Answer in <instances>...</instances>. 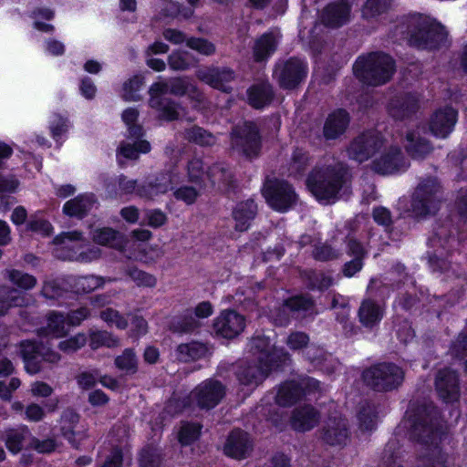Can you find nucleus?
Listing matches in <instances>:
<instances>
[{
	"label": "nucleus",
	"mask_w": 467,
	"mask_h": 467,
	"mask_svg": "<svg viewBox=\"0 0 467 467\" xmlns=\"http://www.w3.org/2000/svg\"><path fill=\"white\" fill-rule=\"evenodd\" d=\"M258 214V204L253 198L238 202L232 211L234 230L244 233L248 231Z\"/></svg>",
	"instance_id": "obj_28"
},
{
	"label": "nucleus",
	"mask_w": 467,
	"mask_h": 467,
	"mask_svg": "<svg viewBox=\"0 0 467 467\" xmlns=\"http://www.w3.org/2000/svg\"><path fill=\"white\" fill-rule=\"evenodd\" d=\"M19 355L24 362L25 370L36 375L43 369V363L57 364L61 356L49 346L36 339L21 340L18 344Z\"/></svg>",
	"instance_id": "obj_8"
},
{
	"label": "nucleus",
	"mask_w": 467,
	"mask_h": 467,
	"mask_svg": "<svg viewBox=\"0 0 467 467\" xmlns=\"http://www.w3.org/2000/svg\"><path fill=\"white\" fill-rule=\"evenodd\" d=\"M319 433L322 442L332 447L345 446L350 435L348 423L341 417H328Z\"/></svg>",
	"instance_id": "obj_21"
},
{
	"label": "nucleus",
	"mask_w": 467,
	"mask_h": 467,
	"mask_svg": "<svg viewBox=\"0 0 467 467\" xmlns=\"http://www.w3.org/2000/svg\"><path fill=\"white\" fill-rule=\"evenodd\" d=\"M26 229L30 232L38 234L43 237H49L53 234L54 228L51 223L44 218L31 216L26 223Z\"/></svg>",
	"instance_id": "obj_63"
},
{
	"label": "nucleus",
	"mask_w": 467,
	"mask_h": 467,
	"mask_svg": "<svg viewBox=\"0 0 467 467\" xmlns=\"http://www.w3.org/2000/svg\"><path fill=\"white\" fill-rule=\"evenodd\" d=\"M225 394V386L215 379L203 380L192 392L197 406L202 410L215 408L224 398Z\"/></svg>",
	"instance_id": "obj_14"
},
{
	"label": "nucleus",
	"mask_w": 467,
	"mask_h": 467,
	"mask_svg": "<svg viewBox=\"0 0 467 467\" xmlns=\"http://www.w3.org/2000/svg\"><path fill=\"white\" fill-rule=\"evenodd\" d=\"M5 276L11 284L24 291L32 290L37 284L36 276L15 268L6 269Z\"/></svg>",
	"instance_id": "obj_48"
},
{
	"label": "nucleus",
	"mask_w": 467,
	"mask_h": 467,
	"mask_svg": "<svg viewBox=\"0 0 467 467\" xmlns=\"http://www.w3.org/2000/svg\"><path fill=\"white\" fill-rule=\"evenodd\" d=\"M70 291L68 278H52L43 282L40 294L43 297L49 300H58L66 297Z\"/></svg>",
	"instance_id": "obj_40"
},
{
	"label": "nucleus",
	"mask_w": 467,
	"mask_h": 467,
	"mask_svg": "<svg viewBox=\"0 0 467 467\" xmlns=\"http://www.w3.org/2000/svg\"><path fill=\"white\" fill-rule=\"evenodd\" d=\"M434 388L437 397L443 403L451 405L459 402L461 398L459 372L450 367L440 368L435 374Z\"/></svg>",
	"instance_id": "obj_11"
},
{
	"label": "nucleus",
	"mask_w": 467,
	"mask_h": 467,
	"mask_svg": "<svg viewBox=\"0 0 467 467\" xmlns=\"http://www.w3.org/2000/svg\"><path fill=\"white\" fill-rule=\"evenodd\" d=\"M254 448V441L251 434L241 428H234L226 437L223 452L228 458L242 461L251 456Z\"/></svg>",
	"instance_id": "obj_13"
},
{
	"label": "nucleus",
	"mask_w": 467,
	"mask_h": 467,
	"mask_svg": "<svg viewBox=\"0 0 467 467\" xmlns=\"http://www.w3.org/2000/svg\"><path fill=\"white\" fill-rule=\"evenodd\" d=\"M186 47L207 57L216 51L215 45L204 37L191 36L186 41Z\"/></svg>",
	"instance_id": "obj_61"
},
{
	"label": "nucleus",
	"mask_w": 467,
	"mask_h": 467,
	"mask_svg": "<svg viewBox=\"0 0 467 467\" xmlns=\"http://www.w3.org/2000/svg\"><path fill=\"white\" fill-rule=\"evenodd\" d=\"M200 327L201 323L193 316L192 308H186L172 317L168 325L169 330L177 334H190Z\"/></svg>",
	"instance_id": "obj_35"
},
{
	"label": "nucleus",
	"mask_w": 467,
	"mask_h": 467,
	"mask_svg": "<svg viewBox=\"0 0 467 467\" xmlns=\"http://www.w3.org/2000/svg\"><path fill=\"white\" fill-rule=\"evenodd\" d=\"M348 177V169L342 163L315 166L307 174L306 187L317 202L331 203L339 199Z\"/></svg>",
	"instance_id": "obj_3"
},
{
	"label": "nucleus",
	"mask_w": 467,
	"mask_h": 467,
	"mask_svg": "<svg viewBox=\"0 0 467 467\" xmlns=\"http://www.w3.org/2000/svg\"><path fill=\"white\" fill-rule=\"evenodd\" d=\"M29 432L26 426L18 429H8L5 431V444L6 449L13 454L20 452L24 446L26 434Z\"/></svg>",
	"instance_id": "obj_50"
},
{
	"label": "nucleus",
	"mask_w": 467,
	"mask_h": 467,
	"mask_svg": "<svg viewBox=\"0 0 467 467\" xmlns=\"http://www.w3.org/2000/svg\"><path fill=\"white\" fill-rule=\"evenodd\" d=\"M320 420V412L312 405H304L296 409L291 416L293 430L305 432L314 429Z\"/></svg>",
	"instance_id": "obj_31"
},
{
	"label": "nucleus",
	"mask_w": 467,
	"mask_h": 467,
	"mask_svg": "<svg viewBox=\"0 0 467 467\" xmlns=\"http://www.w3.org/2000/svg\"><path fill=\"white\" fill-rule=\"evenodd\" d=\"M125 273L138 286L153 288L157 285V278L153 275L140 270L135 265L129 266Z\"/></svg>",
	"instance_id": "obj_58"
},
{
	"label": "nucleus",
	"mask_w": 467,
	"mask_h": 467,
	"mask_svg": "<svg viewBox=\"0 0 467 467\" xmlns=\"http://www.w3.org/2000/svg\"><path fill=\"white\" fill-rule=\"evenodd\" d=\"M202 425L194 421H184L178 431L177 440L182 447L192 445L202 434Z\"/></svg>",
	"instance_id": "obj_46"
},
{
	"label": "nucleus",
	"mask_w": 467,
	"mask_h": 467,
	"mask_svg": "<svg viewBox=\"0 0 467 467\" xmlns=\"http://www.w3.org/2000/svg\"><path fill=\"white\" fill-rule=\"evenodd\" d=\"M197 78L214 89L225 93L232 91L230 83L235 78V72L228 67H206L196 71Z\"/></svg>",
	"instance_id": "obj_18"
},
{
	"label": "nucleus",
	"mask_w": 467,
	"mask_h": 467,
	"mask_svg": "<svg viewBox=\"0 0 467 467\" xmlns=\"http://www.w3.org/2000/svg\"><path fill=\"white\" fill-rule=\"evenodd\" d=\"M384 307L371 298L363 299L358 311V317L363 327L373 330L378 327L384 317Z\"/></svg>",
	"instance_id": "obj_30"
},
{
	"label": "nucleus",
	"mask_w": 467,
	"mask_h": 467,
	"mask_svg": "<svg viewBox=\"0 0 467 467\" xmlns=\"http://www.w3.org/2000/svg\"><path fill=\"white\" fill-rule=\"evenodd\" d=\"M315 305L314 298L308 294H298L284 299V306L292 314L307 312L314 308Z\"/></svg>",
	"instance_id": "obj_52"
},
{
	"label": "nucleus",
	"mask_w": 467,
	"mask_h": 467,
	"mask_svg": "<svg viewBox=\"0 0 467 467\" xmlns=\"http://www.w3.org/2000/svg\"><path fill=\"white\" fill-rule=\"evenodd\" d=\"M258 367L266 379L273 371L284 372L292 364L290 354L284 348H274L271 351L257 358Z\"/></svg>",
	"instance_id": "obj_25"
},
{
	"label": "nucleus",
	"mask_w": 467,
	"mask_h": 467,
	"mask_svg": "<svg viewBox=\"0 0 467 467\" xmlns=\"http://www.w3.org/2000/svg\"><path fill=\"white\" fill-rule=\"evenodd\" d=\"M151 145L146 140H135L133 143L121 142L118 147L117 154L127 160L135 161L140 154H147L150 151Z\"/></svg>",
	"instance_id": "obj_45"
},
{
	"label": "nucleus",
	"mask_w": 467,
	"mask_h": 467,
	"mask_svg": "<svg viewBox=\"0 0 467 467\" xmlns=\"http://www.w3.org/2000/svg\"><path fill=\"white\" fill-rule=\"evenodd\" d=\"M188 182L199 188L205 186L206 170L204 162L200 158H192L187 163Z\"/></svg>",
	"instance_id": "obj_53"
},
{
	"label": "nucleus",
	"mask_w": 467,
	"mask_h": 467,
	"mask_svg": "<svg viewBox=\"0 0 467 467\" xmlns=\"http://www.w3.org/2000/svg\"><path fill=\"white\" fill-rule=\"evenodd\" d=\"M405 140V150L412 159H424L433 150L431 141L414 130L407 131Z\"/></svg>",
	"instance_id": "obj_34"
},
{
	"label": "nucleus",
	"mask_w": 467,
	"mask_h": 467,
	"mask_svg": "<svg viewBox=\"0 0 467 467\" xmlns=\"http://www.w3.org/2000/svg\"><path fill=\"white\" fill-rule=\"evenodd\" d=\"M311 157L308 151L302 148L296 147L291 155L288 171L290 175L295 178L304 176L310 166Z\"/></svg>",
	"instance_id": "obj_44"
},
{
	"label": "nucleus",
	"mask_w": 467,
	"mask_h": 467,
	"mask_svg": "<svg viewBox=\"0 0 467 467\" xmlns=\"http://www.w3.org/2000/svg\"><path fill=\"white\" fill-rule=\"evenodd\" d=\"M208 348L198 341L182 343L176 348L178 359L182 362L196 361L205 358Z\"/></svg>",
	"instance_id": "obj_42"
},
{
	"label": "nucleus",
	"mask_w": 467,
	"mask_h": 467,
	"mask_svg": "<svg viewBox=\"0 0 467 467\" xmlns=\"http://www.w3.org/2000/svg\"><path fill=\"white\" fill-rule=\"evenodd\" d=\"M396 68V61L389 54L371 51L357 57L353 64V74L363 85L377 88L389 83Z\"/></svg>",
	"instance_id": "obj_4"
},
{
	"label": "nucleus",
	"mask_w": 467,
	"mask_h": 467,
	"mask_svg": "<svg viewBox=\"0 0 467 467\" xmlns=\"http://www.w3.org/2000/svg\"><path fill=\"white\" fill-rule=\"evenodd\" d=\"M247 103L254 109H263L274 100L275 93L273 86L268 82H260L251 85L246 90Z\"/></svg>",
	"instance_id": "obj_32"
},
{
	"label": "nucleus",
	"mask_w": 467,
	"mask_h": 467,
	"mask_svg": "<svg viewBox=\"0 0 467 467\" xmlns=\"http://www.w3.org/2000/svg\"><path fill=\"white\" fill-rule=\"evenodd\" d=\"M213 330L218 337L233 339L245 327V317L234 309H224L213 320Z\"/></svg>",
	"instance_id": "obj_16"
},
{
	"label": "nucleus",
	"mask_w": 467,
	"mask_h": 467,
	"mask_svg": "<svg viewBox=\"0 0 467 467\" xmlns=\"http://www.w3.org/2000/svg\"><path fill=\"white\" fill-rule=\"evenodd\" d=\"M261 194L266 204L275 212L285 213L298 202L295 186L284 178L266 175L261 187Z\"/></svg>",
	"instance_id": "obj_5"
},
{
	"label": "nucleus",
	"mask_w": 467,
	"mask_h": 467,
	"mask_svg": "<svg viewBox=\"0 0 467 467\" xmlns=\"http://www.w3.org/2000/svg\"><path fill=\"white\" fill-rule=\"evenodd\" d=\"M381 134L373 130H365L353 138L347 152L350 160L363 163L375 156L383 147Z\"/></svg>",
	"instance_id": "obj_10"
},
{
	"label": "nucleus",
	"mask_w": 467,
	"mask_h": 467,
	"mask_svg": "<svg viewBox=\"0 0 467 467\" xmlns=\"http://www.w3.org/2000/svg\"><path fill=\"white\" fill-rule=\"evenodd\" d=\"M277 43L272 33L263 34L254 47L253 55L255 62L267 60L276 50Z\"/></svg>",
	"instance_id": "obj_41"
},
{
	"label": "nucleus",
	"mask_w": 467,
	"mask_h": 467,
	"mask_svg": "<svg viewBox=\"0 0 467 467\" xmlns=\"http://www.w3.org/2000/svg\"><path fill=\"white\" fill-rule=\"evenodd\" d=\"M351 11L352 3L348 0H333L323 8L321 21L326 27L339 28L349 21Z\"/></svg>",
	"instance_id": "obj_22"
},
{
	"label": "nucleus",
	"mask_w": 467,
	"mask_h": 467,
	"mask_svg": "<svg viewBox=\"0 0 467 467\" xmlns=\"http://www.w3.org/2000/svg\"><path fill=\"white\" fill-rule=\"evenodd\" d=\"M235 377L241 388L239 392L246 398L265 379L263 371L258 366L247 362L238 365Z\"/></svg>",
	"instance_id": "obj_27"
},
{
	"label": "nucleus",
	"mask_w": 467,
	"mask_h": 467,
	"mask_svg": "<svg viewBox=\"0 0 467 467\" xmlns=\"http://www.w3.org/2000/svg\"><path fill=\"white\" fill-rule=\"evenodd\" d=\"M403 369L393 362H379L362 372L364 384L376 392L397 389L404 380Z\"/></svg>",
	"instance_id": "obj_7"
},
{
	"label": "nucleus",
	"mask_w": 467,
	"mask_h": 467,
	"mask_svg": "<svg viewBox=\"0 0 467 467\" xmlns=\"http://www.w3.org/2000/svg\"><path fill=\"white\" fill-rule=\"evenodd\" d=\"M318 384L319 382L313 379H308L306 386L295 379L285 380L278 387L275 403L284 408L292 407L306 396L307 389H317Z\"/></svg>",
	"instance_id": "obj_15"
},
{
	"label": "nucleus",
	"mask_w": 467,
	"mask_h": 467,
	"mask_svg": "<svg viewBox=\"0 0 467 467\" xmlns=\"http://www.w3.org/2000/svg\"><path fill=\"white\" fill-rule=\"evenodd\" d=\"M437 184L433 180L420 182L411 199V209L416 216L425 217L439 209Z\"/></svg>",
	"instance_id": "obj_12"
},
{
	"label": "nucleus",
	"mask_w": 467,
	"mask_h": 467,
	"mask_svg": "<svg viewBox=\"0 0 467 467\" xmlns=\"http://www.w3.org/2000/svg\"><path fill=\"white\" fill-rule=\"evenodd\" d=\"M457 119L458 111L451 106H445L432 113L429 121V129L434 137L445 139L453 130Z\"/></svg>",
	"instance_id": "obj_23"
},
{
	"label": "nucleus",
	"mask_w": 467,
	"mask_h": 467,
	"mask_svg": "<svg viewBox=\"0 0 467 467\" xmlns=\"http://www.w3.org/2000/svg\"><path fill=\"white\" fill-rule=\"evenodd\" d=\"M358 418L361 430L371 431L376 429L378 411L373 404H364L358 411Z\"/></svg>",
	"instance_id": "obj_55"
},
{
	"label": "nucleus",
	"mask_w": 467,
	"mask_h": 467,
	"mask_svg": "<svg viewBox=\"0 0 467 467\" xmlns=\"http://www.w3.org/2000/svg\"><path fill=\"white\" fill-rule=\"evenodd\" d=\"M100 318L109 327L115 326L120 330H124L129 326V320L118 310L108 307L100 312Z\"/></svg>",
	"instance_id": "obj_60"
},
{
	"label": "nucleus",
	"mask_w": 467,
	"mask_h": 467,
	"mask_svg": "<svg viewBox=\"0 0 467 467\" xmlns=\"http://www.w3.org/2000/svg\"><path fill=\"white\" fill-rule=\"evenodd\" d=\"M95 202L93 193L78 194L64 203L62 212L67 217L82 220L88 215Z\"/></svg>",
	"instance_id": "obj_33"
},
{
	"label": "nucleus",
	"mask_w": 467,
	"mask_h": 467,
	"mask_svg": "<svg viewBox=\"0 0 467 467\" xmlns=\"http://www.w3.org/2000/svg\"><path fill=\"white\" fill-rule=\"evenodd\" d=\"M350 115L343 108L332 110L325 119L322 134L326 140L339 139L347 131L350 123Z\"/></svg>",
	"instance_id": "obj_26"
},
{
	"label": "nucleus",
	"mask_w": 467,
	"mask_h": 467,
	"mask_svg": "<svg viewBox=\"0 0 467 467\" xmlns=\"http://www.w3.org/2000/svg\"><path fill=\"white\" fill-rule=\"evenodd\" d=\"M151 109L159 112V118L165 121H174L180 117L178 107L179 104L171 99H165L160 101L159 105L150 106Z\"/></svg>",
	"instance_id": "obj_56"
},
{
	"label": "nucleus",
	"mask_w": 467,
	"mask_h": 467,
	"mask_svg": "<svg viewBox=\"0 0 467 467\" xmlns=\"http://www.w3.org/2000/svg\"><path fill=\"white\" fill-rule=\"evenodd\" d=\"M70 292L77 295H85L93 292L95 289L103 286L102 277L90 275L68 277Z\"/></svg>",
	"instance_id": "obj_39"
},
{
	"label": "nucleus",
	"mask_w": 467,
	"mask_h": 467,
	"mask_svg": "<svg viewBox=\"0 0 467 467\" xmlns=\"http://www.w3.org/2000/svg\"><path fill=\"white\" fill-rule=\"evenodd\" d=\"M25 305L26 298L19 290L9 286L0 289V316H5L12 307H20Z\"/></svg>",
	"instance_id": "obj_43"
},
{
	"label": "nucleus",
	"mask_w": 467,
	"mask_h": 467,
	"mask_svg": "<svg viewBox=\"0 0 467 467\" xmlns=\"http://www.w3.org/2000/svg\"><path fill=\"white\" fill-rule=\"evenodd\" d=\"M80 414L72 407H67L60 414L57 420L59 434L72 448L78 449L80 442L77 440V427L80 421Z\"/></svg>",
	"instance_id": "obj_29"
},
{
	"label": "nucleus",
	"mask_w": 467,
	"mask_h": 467,
	"mask_svg": "<svg viewBox=\"0 0 467 467\" xmlns=\"http://www.w3.org/2000/svg\"><path fill=\"white\" fill-rule=\"evenodd\" d=\"M406 414L410 440L426 447H438L447 432L441 409L431 400H417L410 404Z\"/></svg>",
	"instance_id": "obj_1"
},
{
	"label": "nucleus",
	"mask_w": 467,
	"mask_h": 467,
	"mask_svg": "<svg viewBox=\"0 0 467 467\" xmlns=\"http://www.w3.org/2000/svg\"><path fill=\"white\" fill-rule=\"evenodd\" d=\"M171 174L169 171H161L140 183L137 196L145 201H152L171 190Z\"/></svg>",
	"instance_id": "obj_20"
},
{
	"label": "nucleus",
	"mask_w": 467,
	"mask_h": 467,
	"mask_svg": "<svg viewBox=\"0 0 467 467\" xmlns=\"http://www.w3.org/2000/svg\"><path fill=\"white\" fill-rule=\"evenodd\" d=\"M206 179L216 192L226 194L235 188L234 176L223 163L215 162L206 170Z\"/></svg>",
	"instance_id": "obj_24"
},
{
	"label": "nucleus",
	"mask_w": 467,
	"mask_h": 467,
	"mask_svg": "<svg viewBox=\"0 0 467 467\" xmlns=\"http://www.w3.org/2000/svg\"><path fill=\"white\" fill-rule=\"evenodd\" d=\"M164 450L157 443L148 442L138 451L139 467H161L164 461Z\"/></svg>",
	"instance_id": "obj_36"
},
{
	"label": "nucleus",
	"mask_w": 467,
	"mask_h": 467,
	"mask_svg": "<svg viewBox=\"0 0 467 467\" xmlns=\"http://www.w3.org/2000/svg\"><path fill=\"white\" fill-rule=\"evenodd\" d=\"M118 343L119 339L106 330H97L89 335V347L93 350L101 347L114 348Z\"/></svg>",
	"instance_id": "obj_59"
},
{
	"label": "nucleus",
	"mask_w": 467,
	"mask_h": 467,
	"mask_svg": "<svg viewBox=\"0 0 467 467\" xmlns=\"http://www.w3.org/2000/svg\"><path fill=\"white\" fill-rule=\"evenodd\" d=\"M420 109L418 96L410 91L400 92L394 95L387 105L389 115L395 120L411 119Z\"/></svg>",
	"instance_id": "obj_17"
},
{
	"label": "nucleus",
	"mask_w": 467,
	"mask_h": 467,
	"mask_svg": "<svg viewBox=\"0 0 467 467\" xmlns=\"http://www.w3.org/2000/svg\"><path fill=\"white\" fill-rule=\"evenodd\" d=\"M306 288L309 291L323 293L333 285V277L325 272L317 269H306L301 273Z\"/></svg>",
	"instance_id": "obj_37"
},
{
	"label": "nucleus",
	"mask_w": 467,
	"mask_h": 467,
	"mask_svg": "<svg viewBox=\"0 0 467 467\" xmlns=\"http://www.w3.org/2000/svg\"><path fill=\"white\" fill-rule=\"evenodd\" d=\"M169 93L177 97L188 95L192 100L198 103L202 102L203 94L196 85L192 84L184 78H174L168 82Z\"/></svg>",
	"instance_id": "obj_38"
},
{
	"label": "nucleus",
	"mask_w": 467,
	"mask_h": 467,
	"mask_svg": "<svg viewBox=\"0 0 467 467\" xmlns=\"http://www.w3.org/2000/svg\"><path fill=\"white\" fill-rule=\"evenodd\" d=\"M392 4V0H366L362 6V15L366 18H375L386 14Z\"/></svg>",
	"instance_id": "obj_57"
},
{
	"label": "nucleus",
	"mask_w": 467,
	"mask_h": 467,
	"mask_svg": "<svg viewBox=\"0 0 467 467\" xmlns=\"http://www.w3.org/2000/svg\"><path fill=\"white\" fill-rule=\"evenodd\" d=\"M184 138L192 143L199 146H212L214 143V136L205 129L193 125L184 131Z\"/></svg>",
	"instance_id": "obj_54"
},
{
	"label": "nucleus",
	"mask_w": 467,
	"mask_h": 467,
	"mask_svg": "<svg viewBox=\"0 0 467 467\" xmlns=\"http://www.w3.org/2000/svg\"><path fill=\"white\" fill-rule=\"evenodd\" d=\"M234 151L247 161H254L262 153L263 136L256 121L244 119L234 126L230 132Z\"/></svg>",
	"instance_id": "obj_6"
},
{
	"label": "nucleus",
	"mask_w": 467,
	"mask_h": 467,
	"mask_svg": "<svg viewBox=\"0 0 467 467\" xmlns=\"http://www.w3.org/2000/svg\"><path fill=\"white\" fill-rule=\"evenodd\" d=\"M371 166L376 173L389 175L406 171L409 164L401 149L390 146L379 158L373 160Z\"/></svg>",
	"instance_id": "obj_19"
},
{
	"label": "nucleus",
	"mask_w": 467,
	"mask_h": 467,
	"mask_svg": "<svg viewBox=\"0 0 467 467\" xmlns=\"http://www.w3.org/2000/svg\"><path fill=\"white\" fill-rule=\"evenodd\" d=\"M115 367L127 375H134L139 370V360L134 348H127L114 358Z\"/></svg>",
	"instance_id": "obj_47"
},
{
	"label": "nucleus",
	"mask_w": 467,
	"mask_h": 467,
	"mask_svg": "<svg viewBox=\"0 0 467 467\" xmlns=\"http://www.w3.org/2000/svg\"><path fill=\"white\" fill-rule=\"evenodd\" d=\"M451 354L459 360L467 358V329L461 331L451 344Z\"/></svg>",
	"instance_id": "obj_64"
},
{
	"label": "nucleus",
	"mask_w": 467,
	"mask_h": 467,
	"mask_svg": "<svg viewBox=\"0 0 467 467\" xmlns=\"http://www.w3.org/2000/svg\"><path fill=\"white\" fill-rule=\"evenodd\" d=\"M50 133L53 140L58 147L63 143L62 136L68 130V119L60 114H55L54 119L50 121Z\"/></svg>",
	"instance_id": "obj_62"
},
{
	"label": "nucleus",
	"mask_w": 467,
	"mask_h": 467,
	"mask_svg": "<svg viewBox=\"0 0 467 467\" xmlns=\"http://www.w3.org/2000/svg\"><path fill=\"white\" fill-rule=\"evenodd\" d=\"M67 317L58 311H50L47 316V329L57 338L63 337L68 333Z\"/></svg>",
	"instance_id": "obj_49"
},
{
	"label": "nucleus",
	"mask_w": 467,
	"mask_h": 467,
	"mask_svg": "<svg viewBox=\"0 0 467 467\" xmlns=\"http://www.w3.org/2000/svg\"><path fill=\"white\" fill-rule=\"evenodd\" d=\"M167 62L172 70L183 71L193 67L198 60L187 51L174 50L168 56Z\"/></svg>",
	"instance_id": "obj_51"
},
{
	"label": "nucleus",
	"mask_w": 467,
	"mask_h": 467,
	"mask_svg": "<svg viewBox=\"0 0 467 467\" xmlns=\"http://www.w3.org/2000/svg\"><path fill=\"white\" fill-rule=\"evenodd\" d=\"M308 66L306 61L290 57L278 60L273 69V78L283 90L297 88L307 77Z\"/></svg>",
	"instance_id": "obj_9"
},
{
	"label": "nucleus",
	"mask_w": 467,
	"mask_h": 467,
	"mask_svg": "<svg viewBox=\"0 0 467 467\" xmlns=\"http://www.w3.org/2000/svg\"><path fill=\"white\" fill-rule=\"evenodd\" d=\"M397 28L407 35L410 47L420 51H438L445 46L448 38V31L441 22L420 13L403 16Z\"/></svg>",
	"instance_id": "obj_2"
}]
</instances>
